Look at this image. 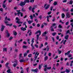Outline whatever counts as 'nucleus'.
I'll use <instances>...</instances> for the list:
<instances>
[{
	"label": "nucleus",
	"mask_w": 73,
	"mask_h": 73,
	"mask_svg": "<svg viewBox=\"0 0 73 73\" xmlns=\"http://www.w3.org/2000/svg\"><path fill=\"white\" fill-rule=\"evenodd\" d=\"M38 33H39V35H36V39L35 40V42H36V44H38V38H39V35L40 36L41 35V31L39 30L36 31L35 33V34H37Z\"/></svg>",
	"instance_id": "f257e3e1"
},
{
	"label": "nucleus",
	"mask_w": 73,
	"mask_h": 73,
	"mask_svg": "<svg viewBox=\"0 0 73 73\" xmlns=\"http://www.w3.org/2000/svg\"><path fill=\"white\" fill-rule=\"evenodd\" d=\"M38 53V54H37ZM35 54V56L34 57V58H35V59H36L37 58V57L38 55H39V53H38V52H37L36 53L35 52H34V53H33V54Z\"/></svg>",
	"instance_id": "f03ea898"
},
{
	"label": "nucleus",
	"mask_w": 73,
	"mask_h": 73,
	"mask_svg": "<svg viewBox=\"0 0 73 73\" xmlns=\"http://www.w3.org/2000/svg\"><path fill=\"white\" fill-rule=\"evenodd\" d=\"M16 20H17L16 22V23H18V24H22L23 22H21L20 21V19H19V18L16 17Z\"/></svg>",
	"instance_id": "7ed1b4c3"
},
{
	"label": "nucleus",
	"mask_w": 73,
	"mask_h": 73,
	"mask_svg": "<svg viewBox=\"0 0 73 73\" xmlns=\"http://www.w3.org/2000/svg\"><path fill=\"white\" fill-rule=\"evenodd\" d=\"M20 11H21L20 10H19V11L17 10V12H18L17 13L18 15L19 16H20V15L21 17H23V13H22L19 12H20Z\"/></svg>",
	"instance_id": "20e7f679"
},
{
	"label": "nucleus",
	"mask_w": 73,
	"mask_h": 73,
	"mask_svg": "<svg viewBox=\"0 0 73 73\" xmlns=\"http://www.w3.org/2000/svg\"><path fill=\"white\" fill-rule=\"evenodd\" d=\"M49 6H50V5L46 4L44 5V7L46 9H48Z\"/></svg>",
	"instance_id": "39448f33"
},
{
	"label": "nucleus",
	"mask_w": 73,
	"mask_h": 73,
	"mask_svg": "<svg viewBox=\"0 0 73 73\" xmlns=\"http://www.w3.org/2000/svg\"><path fill=\"white\" fill-rule=\"evenodd\" d=\"M19 5L21 7H24V5H25V2H21L20 3Z\"/></svg>",
	"instance_id": "423d86ee"
},
{
	"label": "nucleus",
	"mask_w": 73,
	"mask_h": 73,
	"mask_svg": "<svg viewBox=\"0 0 73 73\" xmlns=\"http://www.w3.org/2000/svg\"><path fill=\"white\" fill-rule=\"evenodd\" d=\"M5 28V26H4L3 25H1V31H3V30L4 29V28Z\"/></svg>",
	"instance_id": "0eeeda50"
},
{
	"label": "nucleus",
	"mask_w": 73,
	"mask_h": 73,
	"mask_svg": "<svg viewBox=\"0 0 73 73\" xmlns=\"http://www.w3.org/2000/svg\"><path fill=\"white\" fill-rule=\"evenodd\" d=\"M70 15L69 14V13H66V18H70Z\"/></svg>",
	"instance_id": "6e6552de"
},
{
	"label": "nucleus",
	"mask_w": 73,
	"mask_h": 73,
	"mask_svg": "<svg viewBox=\"0 0 73 73\" xmlns=\"http://www.w3.org/2000/svg\"><path fill=\"white\" fill-rule=\"evenodd\" d=\"M71 52V50L68 51L67 53H66L64 54L65 56H67V55H69V54H70V53Z\"/></svg>",
	"instance_id": "1a4fd4ad"
},
{
	"label": "nucleus",
	"mask_w": 73,
	"mask_h": 73,
	"mask_svg": "<svg viewBox=\"0 0 73 73\" xmlns=\"http://www.w3.org/2000/svg\"><path fill=\"white\" fill-rule=\"evenodd\" d=\"M31 71L32 72H35V73H37V72H38V69H32L31 70Z\"/></svg>",
	"instance_id": "9d476101"
},
{
	"label": "nucleus",
	"mask_w": 73,
	"mask_h": 73,
	"mask_svg": "<svg viewBox=\"0 0 73 73\" xmlns=\"http://www.w3.org/2000/svg\"><path fill=\"white\" fill-rule=\"evenodd\" d=\"M27 21L28 22V23L29 24H31V23H33V20H29V21H28V19H27Z\"/></svg>",
	"instance_id": "9b49d317"
},
{
	"label": "nucleus",
	"mask_w": 73,
	"mask_h": 73,
	"mask_svg": "<svg viewBox=\"0 0 73 73\" xmlns=\"http://www.w3.org/2000/svg\"><path fill=\"white\" fill-rule=\"evenodd\" d=\"M21 30L23 31H26V30H27V29L25 28L22 27L21 28Z\"/></svg>",
	"instance_id": "f8f14e48"
},
{
	"label": "nucleus",
	"mask_w": 73,
	"mask_h": 73,
	"mask_svg": "<svg viewBox=\"0 0 73 73\" xmlns=\"http://www.w3.org/2000/svg\"><path fill=\"white\" fill-rule=\"evenodd\" d=\"M68 38H69V35H66L64 37V38L66 39V40H68Z\"/></svg>",
	"instance_id": "ddd939ff"
},
{
	"label": "nucleus",
	"mask_w": 73,
	"mask_h": 73,
	"mask_svg": "<svg viewBox=\"0 0 73 73\" xmlns=\"http://www.w3.org/2000/svg\"><path fill=\"white\" fill-rule=\"evenodd\" d=\"M44 67H45L44 69V71H46L47 70L46 69L47 68V65H45Z\"/></svg>",
	"instance_id": "4468645a"
},
{
	"label": "nucleus",
	"mask_w": 73,
	"mask_h": 73,
	"mask_svg": "<svg viewBox=\"0 0 73 73\" xmlns=\"http://www.w3.org/2000/svg\"><path fill=\"white\" fill-rule=\"evenodd\" d=\"M26 60H24V59H21L19 60V61L20 62H25V61H26Z\"/></svg>",
	"instance_id": "2eb2a0df"
},
{
	"label": "nucleus",
	"mask_w": 73,
	"mask_h": 73,
	"mask_svg": "<svg viewBox=\"0 0 73 73\" xmlns=\"http://www.w3.org/2000/svg\"><path fill=\"white\" fill-rule=\"evenodd\" d=\"M13 33L15 36H16L17 35V33L15 31H13Z\"/></svg>",
	"instance_id": "dca6fc26"
},
{
	"label": "nucleus",
	"mask_w": 73,
	"mask_h": 73,
	"mask_svg": "<svg viewBox=\"0 0 73 73\" xmlns=\"http://www.w3.org/2000/svg\"><path fill=\"white\" fill-rule=\"evenodd\" d=\"M25 3H29V0H25L24 1Z\"/></svg>",
	"instance_id": "f3484780"
},
{
	"label": "nucleus",
	"mask_w": 73,
	"mask_h": 73,
	"mask_svg": "<svg viewBox=\"0 0 73 73\" xmlns=\"http://www.w3.org/2000/svg\"><path fill=\"white\" fill-rule=\"evenodd\" d=\"M58 52L59 54H61V53H62V51H61V50H60L58 49Z\"/></svg>",
	"instance_id": "a211bd4d"
},
{
	"label": "nucleus",
	"mask_w": 73,
	"mask_h": 73,
	"mask_svg": "<svg viewBox=\"0 0 73 73\" xmlns=\"http://www.w3.org/2000/svg\"><path fill=\"white\" fill-rule=\"evenodd\" d=\"M26 24L27 23H26V22H24L23 23V25H25V28H27V25H26Z\"/></svg>",
	"instance_id": "6ab92c4d"
},
{
	"label": "nucleus",
	"mask_w": 73,
	"mask_h": 73,
	"mask_svg": "<svg viewBox=\"0 0 73 73\" xmlns=\"http://www.w3.org/2000/svg\"><path fill=\"white\" fill-rule=\"evenodd\" d=\"M61 16L62 18H64L65 17V14L64 13H63L62 14Z\"/></svg>",
	"instance_id": "aec40b11"
},
{
	"label": "nucleus",
	"mask_w": 73,
	"mask_h": 73,
	"mask_svg": "<svg viewBox=\"0 0 73 73\" xmlns=\"http://www.w3.org/2000/svg\"><path fill=\"white\" fill-rule=\"evenodd\" d=\"M46 34H47V32L46 31V32H45L44 33H43L42 35L43 36H45V35H46Z\"/></svg>",
	"instance_id": "412c9836"
},
{
	"label": "nucleus",
	"mask_w": 73,
	"mask_h": 73,
	"mask_svg": "<svg viewBox=\"0 0 73 73\" xmlns=\"http://www.w3.org/2000/svg\"><path fill=\"white\" fill-rule=\"evenodd\" d=\"M17 65V63H14L13 64V66L14 67V68H15L16 66Z\"/></svg>",
	"instance_id": "4be33fe9"
},
{
	"label": "nucleus",
	"mask_w": 73,
	"mask_h": 73,
	"mask_svg": "<svg viewBox=\"0 0 73 73\" xmlns=\"http://www.w3.org/2000/svg\"><path fill=\"white\" fill-rule=\"evenodd\" d=\"M6 5H7L6 4H4V3L3 5V8H5V7H6Z\"/></svg>",
	"instance_id": "5701e85b"
},
{
	"label": "nucleus",
	"mask_w": 73,
	"mask_h": 73,
	"mask_svg": "<svg viewBox=\"0 0 73 73\" xmlns=\"http://www.w3.org/2000/svg\"><path fill=\"white\" fill-rule=\"evenodd\" d=\"M48 57L47 56L45 57L44 58V61H46V60H48Z\"/></svg>",
	"instance_id": "b1692460"
},
{
	"label": "nucleus",
	"mask_w": 73,
	"mask_h": 73,
	"mask_svg": "<svg viewBox=\"0 0 73 73\" xmlns=\"http://www.w3.org/2000/svg\"><path fill=\"white\" fill-rule=\"evenodd\" d=\"M66 73H69L70 72V70H69L66 69Z\"/></svg>",
	"instance_id": "393cba45"
},
{
	"label": "nucleus",
	"mask_w": 73,
	"mask_h": 73,
	"mask_svg": "<svg viewBox=\"0 0 73 73\" xmlns=\"http://www.w3.org/2000/svg\"><path fill=\"white\" fill-rule=\"evenodd\" d=\"M49 46H47V51H49Z\"/></svg>",
	"instance_id": "a878e982"
},
{
	"label": "nucleus",
	"mask_w": 73,
	"mask_h": 73,
	"mask_svg": "<svg viewBox=\"0 0 73 73\" xmlns=\"http://www.w3.org/2000/svg\"><path fill=\"white\" fill-rule=\"evenodd\" d=\"M30 32V33L29 34V36H31V34H32V33H31V31L29 30L28 31V32H27V33H29V32Z\"/></svg>",
	"instance_id": "bb28decb"
},
{
	"label": "nucleus",
	"mask_w": 73,
	"mask_h": 73,
	"mask_svg": "<svg viewBox=\"0 0 73 73\" xmlns=\"http://www.w3.org/2000/svg\"><path fill=\"white\" fill-rule=\"evenodd\" d=\"M56 34H57V33H54L52 34V36H55V35H56Z\"/></svg>",
	"instance_id": "cd10ccee"
},
{
	"label": "nucleus",
	"mask_w": 73,
	"mask_h": 73,
	"mask_svg": "<svg viewBox=\"0 0 73 73\" xmlns=\"http://www.w3.org/2000/svg\"><path fill=\"white\" fill-rule=\"evenodd\" d=\"M8 65H9V63H7L5 64V66L6 67L8 68Z\"/></svg>",
	"instance_id": "c85d7f7f"
},
{
	"label": "nucleus",
	"mask_w": 73,
	"mask_h": 73,
	"mask_svg": "<svg viewBox=\"0 0 73 73\" xmlns=\"http://www.w3.org/2000/svg\"><path fill=\"white\" fill-rule=\"evenodd\" d=\"M34 40H35V38H32L31 40V42H32V43H34L35 42V41H34Z\"/></svg>",
	"instance_id": "c756f323"
},
{
	"label": "nucleus",
	"mask_w": 73,
	"mask_h": 73,
	"mask_svg": "<svg viewBox=\"0 0 73 73\" xmlns=\"http://www.w3.org/2000/svg\"><path fill=\"white\" fill-rule=\"evenodd\" d=\"M43 44H40V46H39V48H40V49H41V48H42V46H43Z\"/></svg>",
	"instance_id": "7c9ffc66"
},
{
	"label": "nucleus",
	"mask_w": 73,
	"mask_h": 73,
	"mask_svg": "<svg viewBox=\"0 0 73 73\" xmlns=\"http://www.w3.org/2000/svg\"><path fill=\"white\" fill-rule=\"evenodd\" d=\"M57 4V3L56 1H55L54 3V5H56Z\"/></svg>",
	"instance_id": "2f4dec72"
},
{
	"label": "nucleus",
	"mask_w": 73,
	"mask_h": 73,
	"mask_svg": "<svg viewBox=\"0 0 73 73\" xmlns=\"http://www.w3.org/2000/svg\"><path fill=\"white\" fill-rule=\"evenodd\" d=\"M11 69H9L8 70H7V73H9L11 72Z\"/></svg>",
	"instance_id": "473e14b6"
},
{
	"label": "nucleus",
	"mask_w": 73,
	"mask_h": 73,
	"mask_svg": "<svg viewBox=\"0 0 73 73\" xmlns=\"http://www.w3.org/2000/svg\"><path fill=\"white\" fill-rule=\"evenodd\" d=\"M3 52H7V48H3Z\"/></svg>",
	"instance_id": "72a5a7b5"
},
{
	"label": "nucleus",
	"mask_w": 73,
	"mask_h": 73,
	"mask_svg": "<svg viewBox=\"0 0 73 73\" xmlns=\"http://www.w3.org/2000/svg\"><path fill=\"white\" fill-rule=\"evenodd\" d=\"M14 62H16V64H18V61L16 60H15L14 61Z\"/></svg>",
	"instance_id": "f704fd0d"
},
{
	"label": "nucleus",
	"mask_w": 73,
	"mask_h": 73,
	"mask_svg": "<svg viewBox=\"0 0 73 73\" xmlns=\"http://www.w3.org/2000/svg\"><path fill=\"white\" fill-rule=\"evenodd\" d=\"M13 39V37H11L9 38V41H11V40H12Z\"/></svg>",
	"instance_id": "c9c22d12"
},
{
	"label": "nucleus",
	"mask_w": 73,
	"mask_h": 73,
	"mask_svg": "<svg viewBox=\"0 0 73 73\" xmlns=\"http://www.w3.org/2000/svg\"><path fill=\"white\" fill-rule=\"evenodd\" d=\"M73 4V1H70V3H69V4H71L72 5Z\"/></svg>",
	"instance_id": "e433bc0d"
},
{
	"label": "nucleus",
	"mask_w": 73,
	"mask_h": 73,
	"mask_svg": "<svg viewBox=\"0 0 73 73\" xmlns=\"http://www.w3.org/2000/svg\"><path fill=\"white\" fill-rule=\"evenodd\" d=\"M51 31H54V30L53 29V26H51Z\"/></svg>",
	"instance_id": "4c0bfd02"
},
{
	"label": "nucleus",
	"mask_w": 73,
	"mask_h": 73,
	"mask_svg": "<svg viewBox=\"0 0 73 73\" xmlns=\"http://www.w3.org/2000/svg\"><path fill=\"white\" fill-rule=\"evenodd\" d=\"M31 20H33V15H31L30 16Z\"/></svg>",
	"instance_id": "58836bf2"
},
{
	"label": "nucleus",
	"mask_w": 73,
	"mask_h": 73,
	"mask_svg": "<svg viewBox=\"0 0 73 73\" xmlns=\"http://www.w3.org/2000/svg\"><path fill=\"white\" fill-rule=\"evenodd\" d=\"M58 28H62V26H61V25H59L58 26Z\"/></svg>",
	"instance_id": "ea45409f"
},
{
	"label": "nucleus",
	"mask_w": 73,
	"mask_h": 73,
	"mask_svg": "<svg viewBox=\"0 0 73 73\" xmlns=\"http://www.w3.org/2000/svg\"><path fill=\"white\" fill-rule=\"evenodd\" d=\"M34 1H35V0H31L30 2L31 3H34Z\"/></svg>",
	"instance_id": "a19ab883"
},
{
	"label": "nucleus",
	"mask_w": 73,
	"mask_h": 73,
	"mask_svg": "<svg viewBox=\"0 0 73 73\" xmlns=\"http://www.w3.org/2000/svg\"><path fill=\"white\" fill-rule=\"evenodd\" d=\"M22 12H25L26 10L25 9H24L22 8Z\"/></svg>",
	"instance_id": "79ce46f5"
},
{
	"label": "nucleus",
	"mask_w": 73,
	"mask_h": 73,
	"mask_svg": "<svg viewBox=\"0 0 73 73\" xmlns=\"http://www.w3.org/2000/svg\"><path fill=\"white\" fill-rule=\"evenodd\" d=\"M29 11H31V9H32V7L30 6L29 8Z\"/></svg>",
	"instance_id": "37998d69"
},
{
	"label": "nucleus",
	"mask_w": 73,
	"mask_h": 73,
	"mask_svg": "<svg viewBox=\"0 0 73 73\" xmlns=\"http://www.w3.org/2000/svg\"><path fill=\"white\" fill-rule=\"evenodd\" d=\"M24 57H26L27 56V53H25L24 54Z\"/></svg>",
	"instance_id": "c03bdc74"
},
{
	"label": "nucleus",
	"mask_w": 73,
	"mask_h": 73,
	"mask_svg": "<svg viewBox=\"0 0 73 73\" xmlns=\"http://www.w3.org/2000/svg\"><path fill=\"white\" fill-rule=\"evenodd\" d=\"M23 48H27V46H23Z\"/></svg>",
	"instance_id": "a18cd8bd"
},
{
	"label": "nucleus",
	"mask_w": 73,
	"mask_h": 73,
	"mask_svg": "<svg viewBox=\"0 0 73 73\" xmlns=\"http://www.w3.org/2000/svg\"><path fill=\"white\" fill-rule=\"evenodd\" d=\"M47 69H48V70H49V69H51V67H47Z\"/></svg>",
	"instance_id": "49530a36"
},
{
	"label": "nucleus",
	"mask_w": 73,
	"mask_h": 73,
	"mask_svg": "<svg viewBox=\"0 0 73 73\" xmlns=\"http://www.w3.org/2000/svg\"><path fill=\"white\" fill-rule=\"evenodd\" d=\"M34 46H35L36 48H37L38 47V45H37V44H35Z\"/></svg>",
	"instance_id": "de8ad7c7"
},
{
	"label": "nucleus",
	"mask_w": 73,
	"mask_h": 73,
	"mask_svg": "<svg viewBox=\"0 0 73 73\" xmlns=\"http://www.w3.org/2000/svg\"><path fill=\"white\" fill-rule=\"evenodd\" d=\"M41 69V65H39V69Z\"/></svg>",
	"instance_id": "09e8293b"
},
{
	"label": "nucleus",
	"mask_w": 73,
	"mask_h": 73,
	"mask_svg": "<svg viewBox=\"0 0 73 73\" xmlns=\"http://www.w3.org/2000/svg\"><path fill=\"white\" fill-rule=\"evenodd\" d=\"M7 37H9L10 36V34L8 33H7Z\"/></svg>",
	"instance_id": "8fccbe9b"
},
{
	"label": "nucleus",
	"mask_w": 73,
	"mask_h": 73,
	"mask_svg": "<svg viewBox=\"0 0 73 73\" xmlns=\"http://www.w3.org/2000/svg\"><path fill=\"white\" fill-rule=\"evenodd\" d=\"M67 0H64L62 1L63 3H66Z\"/></svg>",
	"instance_id": "3c124183"
},
{
	"label": "nucleus",
	"mask_w": 73,
	"mask_h": 73,
	"mask_svg": "<svg viewBox=\"0 0 73 73\" xmlns=\"http://www.w3.org/2000/svg\"><path fill=\"white\" fill-rule=\"evenodd\" d=\"M35 9V8H33L32 9V12H33L34 13V12H35L34 11V10Z\"/></svg>",
	"instance_id": "603ef678"
},
{
	"label": "nucleus",
	"mask_w": 73,
	"mask_h": 73,
	"mask_svg": "<svg viewBox=\"0 0 73 73\" xmlns=\"http://www.w3.org/2000/svg\"><path fill=\"white\" fill-rule=\"evenodd\" d=\"M51 13H52V12L51 11H50L49 12H48V14L50 15V14H51Z\"/></svg>",
	"instance_id": "864d4df0"
},
{
	"label": "nucleus",
	"mask_w": 73,
	"mask_h": 73,
	"mask_svg": "<svg viewBox=\"0 0 73 73\" xmlns=\"http://www.w3.org/2000/svg\"><path fill=\"white\" fill-rule=\"evenodd\" d=\"M0 11H1V12H3V9L2 8H1L0 9Z\"/></svg>",
	"instance_id": "5fc2aeb1"
},
{
	"label": "nucleus",
	"mask_w": 73,
	"mask_h": 73,
	"mask_svg": "<svg viewBox=\"0 0 73 73\" xmlns=\"http://www.w3.org/2000/svg\"><path fill=\"white\" fill-rule=\"evenodd\" d=\"M66 41H67L66 40H65L64 42H63V44H64V45H65V42H66Z\"/></svg>",
	"instance_id": "6e6d98bb"
},
{
	"label": "nucleus",
	"mask_w": 73,
	"mask_h": 73,
	"mask_svg": "<svg viewBox=\"0 0 73 73\" xmlns=\"http://www.w3.org/2000/svg\"><path fill=\"white\" fill-rule=\"evenodd\" d=\"M69 8H67L66 9V12H68V11H69Z\"/></svg>",
	"instance_id": "4d7b16f0"
},
{
	"label": "nucleus",
	"mask_w": 73,
	"mask_h": 73,
	"mask_svg": "<svg viewBox=\"0 0 73 73\" xmlns=\"http://www.w3.org/2000/svg\"><path fill=\"white\" fill-rule=\"evenodd\" d=\"M33 27H35V26H36V24L35 23H33Z\"/></svg>",
	"instance_id": "13d9d810"
},
{
	"label": "nucleus",
	"mask_w": 73,
	"mask_h": 73,
	"mask_svg": "<svg viewBox=\"0 0 73 73\" xmlns=\"http://www.w3.org/2000/svg\"><path fill=\"white\" fill-rule=\"evenodd\" d=\"M68 57H72V55L69 54L68 55Z\"/></svg>",
	"instance_id": "bf43d9fd"
},
{
	"label": "nucleus",
	"mask_w": 73,
	"mask_h": 73,
	"mask_svg": "<svg viewBox=\"0 0 73 73\" xmlns=\"http://www.w3.org/2000/svg\"><path fill=\"white\" fill-rule=\"evenodd\" d=\"M39 18L40 19V20L42 19V15H40L39 17Z\"/></svg>",
	"instance_id": "052dcab7"
},
{
	"label": "nucleus",
	"mask_w": 73,
	"mask_h": 73,
	"mask_svg": "<svg viewBox=\"0 0 73 73\" xmlns=\"http://www.w3.org/2000/svg\"><path fill=\"white\" fill-rule=\"evenodd\" d=\"M13 27H14L15 28H17V26L15 25H13Z\"/></svg>",
	"instance_id": "680f3d73"
},
{
	"label": "nucleus",
	"mask_w": 73,
	"mask_h": 73,
	"mask_svg": "<svg viewBox=\"0 0 73 73\" xmlns=\"http://www.w3.org/2000/svg\"><path fill=\"white\" fill-rule=\"evenodd\" d=\"M32 56V54H30L28 55V57H31Z\"/></svg>",
	"instance_id": "e2e57ef3"
},
{
	"label": "nucleus",
	"mask_w": 73,
	"mask_h": 73,
	"mask_svg": "<svg viewBox=\"0 0 73 73\" xmlns=\"http://www.w3.org/2000/svg\"><path fill=\"white\" fill-rule=\"evenodd\" d=\"M59 36H56V38L57 39V40H58V39H59Z\"/></svg>",
	"instance_id": "0e129e2a"
},
{
	"label": "nucleus",
	"mask_w": 73,
	"mask_h": 73,
	"mask_svg": "<svg viewBox=\"0 0 73 73\" xmlns=\"http://www.w3.org/2000/svg\"><path fill=\"white\" fill-rule=\"evenodd\" d=\"M68 24H69V22L68 21L66 22V25H67Z\"/></svg>",
	"instance_id": "69168bd1"
},
{
	"label": "nucleus",
	"mask_w": 73,
	"mask_h": 73,
	"mask_svg": "<svg viewBox=\"0 0 73 73\" xmlns=\"http://www.w3.org/2000/svg\"><path fill=\"white\" fill-rule=\"evenodd\" d=\"M52 39L53 42H54V37H52Z\"/></svg>",
	"instance_id": "338daca9"
},
{
	"label": "nucleus",
	"mask_w": 73,
	"mask_h": 73,
	"mask_svg": "<svg viewBox=\"0 0 73 73\" xmlns=\"http://www.w3.org/2000/svg\"><path fill=\"white\" fill-rule=\"evenodd\" d=\"M70 11L71 12H73V8L71 9L70 10Z\"/></svg>",
	"instance_id": "774afa93"
}]
</instances>
